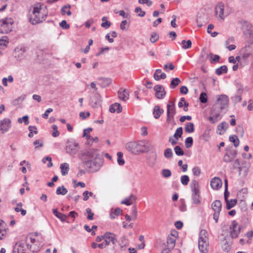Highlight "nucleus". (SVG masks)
Returning a JSON list of instances; mask_svg holds the SVG:
<instances>
[{
    "label": "nucleus",
    "instance_id": "nucleus-3",
    "mask_svg": "<svg viewBox=\"0 0 253 253\" xmlns=\"http://www.w3.org/2000/svg\"><path fill=\"white\" fill-rule=\"evenodd\" d=\"M35 241V238L33 235H29L16 243L13 249V253H25L29 249L31 242Z\"/></svg>",
    "mask_w": 253,
    "mask_h": 253
},
{
    "label": "nucleus",
    "instance_id": "nucleus-32",
    "mask_svg": "<svg viewBox=\"0 0 253 253\" xmlns=\"http://www.w3.org/2000/svg\"><path fill=\"white\" fill-rule=\"evenodd\" d=\"M53 213L57 218H59L61 221L64 222L66 220L67 216L63 213L58 212L57 209H54L53 210Z\"/></svg>",
    "mask_w": 253,
    "mask_h": 253
},
{
    "label": "nucleus",
    "instance_id": "nucleus-55",
    "mask_svg": "<svg viewBox=\"0 0 253 253\" xmlns=\"http://www.w3.org/2000/svg\"><path fill=\"white\" fill-rule=\"evenodd\" d=\"M199 99L201 103H206L208 101L207 94L205 92H202L200 95Z\"/></svg>",
    "mask_w": 253,
    "mask_h": 253
},
{
    "label": "nucleus",
    "instance_id": "nucleus-27",
    "mask_svg": "<svg viewBox=\"0 0 253 253\" xmlns=\"http://www.w3.org/2000/svg\"><path fill=\"white\" fill-rule=\"evenodd\" d=\"M228 127V124L225 122H223L221 124H219L217 127V130L219 131L218 133L220 135L223 134L226 130Z\"/></svg>",
    "mask_w": 253,
    "mask_h": 253
},
{
    "label": "nucleus",
    "instance_id": "nucleus-6",
    "mask_svg": "<svg viewBox=\"0 0 253 253\" xmlns=\"http://www.w3.org/2000/svg\"><path fill=\"white\" fill-rule=\"evenodd\" d=\"M241 30L244 35L250 38L248 42L250 44L253 43V29L252 25L247 21L241 20L240 21Z\"/></svg>",
    "mask_w": 253,
    "mask_h": 253
},
{
    "label": "nucleus",
    "instance_id": "nucleus-1",
    "mask_svg": "<svg viewBox=\"0 0 253 253\" xmlns=\"http://www.w3.org/2000/svg\"><path fill=\"white\" fill-rule=\"evenodd\" d=\"M79 158L92 171H97L103 165V159L99 150L90 148L82 151Z\"/></svg>",
    "mask_w": 253,
    "mask_h": 253
},
{
    "label": "nucleus",
    "instance_id": "nucleus-25",
    "mask_svg": "<svg viewBox=\"0 0 253 253\" xmlns=\"http://www.w3.org/2000/svg\"><path fill=\"white\" fill-rule=\"evenodd\" d=\"M109 111L111 113H115V112H117L118 113H120L122 111V107L120 104L118 103H115L110 106Z\"/></svg>",
    "mask_w": 253,
    "mask_h": 253
},
{
    "label": "nucleus",
    "instance_id": "nucleus-19",
    "mask_svg": "<svg viewBox=\"0 0 253 253\" xmlns=\"http://www.w3.org/2000/svg\"><path fill=\"white\" fill-rule=\"evenodd\" d=\"M104 242L107 246H108L110 243L115 244L117 242V239L115 238V234L111 232H106L104 234Z\"/></svg>",
    "mask_w": 253,
    "mask_h": 253
},
{
    "label": "nucleus",
    "instance_id": "nucleus-64",
    "mask_svg": "<svg viewBox=\"0 0 253 253\" xmlns=\"http://www.w3.org/2000/svg\"><path fill=\"white\" fill-rule=\"evenodd\" d=\"M192 172L195 176H199L201 174V169L198 167H195L192 169Z\"/></svg>",
    "mask_w": 253,
    "mask_h": 253
},
{
    "label": "nucleus",
    "instance_id": "nucleus-29",
    "mask_svg": "<svg viewBox=\"0 0 253 253\" xmlns=\"http://www.w3.org/2000/svg\"><path fill=\"white\" fill-rule=\"evenodd\" d=\"M162 72L161 69H157L154 74V78L156 81H159L161 79H165L167 77V75L165 73H162L160 75H158V73H161Z\"/></svg>",
    "mask_w": 253,
    "mask_h": 253
},
{
    "label": "nucleus",
    "instance_id": "nucleus-53",
    "mask_svg": "<svg viewBox=\"0 0 253 253\" xmlns=\"http://www.w3.org/2000/svg\"><path fill=\"white\" fill-rule=\"evenodd\" d=\"M24 123L25 125H27L29 123V117L27 115L23 116L22 118H19L18 119V122L20 124Z\"/></svg>",
    "mask_w": 253,
    "mask_h": 253
},
{
    "label": "nucleus",
    "instance_id": "nucleus-37",
    "mask_svg": "<svg viewBox=\"0 0 253 253\" xmlns=\"http://www.w3.org/2000/svg\"><path fill=\"white\" fill-rule=\"evenodd\" d=\"M157 153H155V154H154V156L152 158H149L147 159V164L149 167H154L157 162Z\"/></svg>",
    "mask_w": 253,
    "mask_h": 253
},
{
    "label": "nucleus",
    "instance_id": "nucleus-23",
    "mask_svg": "<svg viewBox=\"0 0 253 253\" xmlns=\"http://www.w3.org/2000/svg\"><path fill=\"white\" fill-rule=\"evenodd\" d=\"M6 234V224L3 220H0V240L4 238Z\"/></svg>",
    "mask_w": 253,
    "mask_h": 253
},
{
    "label": "nucleus",
    "instance_id": "nucleus-34",
    "mask_svg": "<svg viewBox=\"0 0 253 253\" xmlns=\"http://www.w3.org/2000/svg\"><path fill=\"white\" fill-rule=\"evenodd\" d=\"M227 71V67L226 65H222L216 69L215 73L217 75H221L223 73H226Z\"/></svg>",
    "mask_w": 253,
    "mask_h": 253
},
{
    "label": "nucleus",
    "instance_id": "nucleus-56",
    "mask_svg": "<svg viewBox=\"0 0 253 253\" xmlns=\"http://www.w3.org/2000/svg\"><path fill=\"white\" fill-rule=\"evenodd\" d=\"M204 18L201 15H198L197 18V23L199 27H201L206 22L203 20Z\"/></svg>",
    "mask_w": 253,
    "mask_h": 253
},
{
    "label": "nucleus",
    "instance_id": "nucleus-44",
    "mask_svg": "<svg viewBox=\"0 0 253 253\" xmlns=\"http://www.w3.org/2000/svg\"><path fill=\"white\" fill-rule=\"evenodd\" d=\"M181 82L180 79L178 78H175L173 79L170 82V87L171 88H175Z\"/></svg>",
    "mask_w": 253,
    "mask_h": 253
},
{
    "label": "nucleus",
    "instance_id": "nucleus-49",
    "mask_svg": "<svg viewBox=\"0 0 253 253\" xmlns=\"http://www.w3.org/2000/svg\"><path fill=\"white\" fill-rule=\"evenodd\" d=\"M164 156L167 159L171 158L173 156V153L171 148H167L164 151Z\"/></svg>",
    "mask_w": 253,
    "mask_h": 253
},
{
    "label": "nucleus",
    "instance_id": "nucleus-14",
    "mask_svg": "<svg viewBox=\"0 0 253 253\" xmlns=\"http://www.w3.org/2000/svg\"><path fill=\"white\" fill-rule=\"evenodd\" d=\"M211 207L214 213L213 215V217L215 222L217 223L218 220V218L220 212L221 210L222 204L220 201L215 200L211 204Z\"/></svg>",
    "mask_w": 253,
    "mask_h": 253
},
{
    "label": "nucleus",
    "instance_id": "nucleus-61",
    "mask_svg": "<svg viewBox=\"0 0 253 253\" xmlns=\"http://www.w3.org/2000/svg\"><path fill=\"white\" fill-rule=\"evenodd\" d=\"M233 168L234 169H239L240 171L242 170V168L240 167V164L239 159H236L233 163Z\"/></svg>",
    "mask_w": 253,
    "mask_h": 253
},
{
    "label": "nucleus",
    "instance_id": "nucleus-17",
    "mask_svg": "<svg viewBox=\"0 0 253 253\" xmlns=\"http://www.w3.org/2000/svg\"><path fill=\"white\" fill-rule=\"evenodd\" d=\"M11 121L8 118H5L0 121V131L3 133L9 129L11 125Z\"/></svg>",
    "mask_w": 253,
    "mask_h": 253
},
{
    "label": "nucleus",
    "instance_id": "nucleus-63",
    "mask_svg": "<svg viewBox=\"0 0 253 253\" xmlns=\"http://www.w3.org/2000/svg\"><path fill=\"white\" fill-rule=\"evenodd\" d=\"M159 39V35L156 33H153L151 35L150 41L154 43Z\"/></svg>",
    "mask_w": 253,
    "mask_h": 253
},
{
    "label": "nucleus",
    "instance_id": "nucleus-8",
    "mask_svg": "<svg viewBox=\"0 0 253 253\" xmlns=\"http://www.w3.org/2000/svg\"><path fill=\"white\" fill-rule=\"evenodd\" d=\"M176 114L174 102L169 101L167 106V122L170 123L174 121V117Z\"/></svg>",
    "mask_w": 253,
    "mask_h": 253
},
{
    "label": "nucleus",
    "instance_id": "nucleus-47",
    "mask_svg": "<svg viewBox=\"0 0 253 253\" xmlns=\"http://www.w3.org/2000/svg\"><path fill=\"white\" fill-rule=\"evenodd\" d=\"M183 133V129L182 127H179L177 128L173 135V137L175 138L177 140L180 138Z\"/></svg>",
    "mask_w": 253,
    "mask_h": 253
},
{
    "label": "nucleus",
    "instance_id": "nucleus-22",
    "mask_svg": "<svg viewBox=\"0 0 253 253\" xmlns=\"http://www.w3.org/2000/svg\"><path fill=\"white\" fill-rule=\"evenodd\" d=\"M144 141V153L151 151L152 153H156L155 148L154 145L149 141Z\"/></svg>",
    "mask_w": 253,
    "mask_h": 253
},
{
    "label": "nucleus",
    "instance_id": "nucleus-10",
    "mask_svg": "<svg viewBox=\"0 0 253 253\" xmlns=\"http://www.w3.org/2000/svg\"><path fill=\"white\" fill-rule=\"evenodd\" d=\"M216 16L219 19H224L229 15V12L225 9L224 4L222 2L218 3L215 7Z\"/></svg>",
    "mask_w": 253,
    "mask_h": 253
},
{
    "label": "nucleus",
    "instance_id": "nucleus-57",
    "mask_svg": "<svg viewBox=\"0 0 253 253\" xmlns=\"http://www.w3.org/2000/svg\"><path fill=\"white\" fill-rule=\"evenodd\" d=\"M162 175L164 177L168 178L171 176V172L169 169H163L162 170Z\"/></svg>",
    "mask_w": 253,
    "mask_h": 253
},
{
    "label": "nucleus",
    "instance_id": "nucleus-21",
    "mask_svg": "<svg viewBox=\"0 0 253 253\" xmlns=\"http://www.w3.org/2000/svg\"><path fill=\"white\" fill-rule=\"evenodd\" d=\"M118 94L119 98L124 101H126L129 98V92L126 89L121 88L119 90Z\"/></svg>",
    "mask_w": 253,
    "mask_h": 253
},
{
    "label": "nucleus",
    "instance_id": "nucleus-45",
    "mask_svg": "<svg viewBox=\"0 0 253 253\" xmlns=\"http://www.w3.org/2000/svg\"><path fill=\"white\" fill-rule=\"evenodd\" d=\"M181 44L182 45V48L183 49H188L191 47L192 42L190 40H182L181 42Z\"/></svg>",
    "mask_w": 253,
    "mask_h": 253
},
{
    "label": "nucleus",
    "instance_id": "nucleus-26",
    "mask_svg": "<svg viewBox=\"0 0 253 253\" xmlns=\"http://www.w3.org/2000/svg\"><path fill=\"white\" fill-rule=\"evenodd\" d=\"M164 110L160 108L159 106L156 105L153 108V112L154 118L156 119H159L161 115L164 113Z\"/></svg>",
    "mask_w": 253,
    "mask_h": 253
},
{
    "label": "nucleus",
    "instance_id": "nucleus-52",
    "mask_svg": "<svg viewBox=\"0 0 253 253\" xmlns=\"http://www.w3.org/2000/svg\"><path fill=\"white\" fill-rule=\"evenodd\" d=\"M70 6H63L61 9V12L62 14L64 15L66 13L67 14V15L70 16L71 15V12L70 10Z\"/></svg>",
    "mask_w": 253,
    "mask_h": 253
},
{
    "label": "nucleus",
    "instance_id": "nucleus-40",
    "mask_svg": "<svg viewBox=\"0 0 253 253\" xmlns=\"http://www.w3.org/2000/svg\"><path fill=\"white\" fill-rule=\"evenodd\" d=\"M185 130L187 133H192L194 131V125L193 123H187L185 127Z\"/></svg>",
    "mask_w": 253,
    "mask_h": 253
},
{
    "label": "nucleus",
    "instance_id": "nucleus-39",
    "mask_svg": "<svg viewBox=\"0 0 253 253\" xmlns=\"http://www.w3.org/2000/svg\"><path fill=\"white\" fill-rule=\"evenodd\" d=\"M68 193L67 189L64 186H59L57 188L56 193L57 195H65Z\"/></svg>",
    "mask_w": 253,
    "mask_h": 253
},
{
    "label": "nucleus",
    "instance_id": "nucleus-59",
    "mask_svg": "<svg viewBox=\"0 0 253 253\" xmlns=\"http://www.w3.org/2000/svg\"><path fill=\"white\" fill-rule=\"evenodd\" d=\"M233 160L228 153H226L223 157V161L225 163H230Z\"/></svg>",
    "mask_w": 253,
    "mask_h": 253
},
{
    "label": "nucleus",
    "instance_id": "nucleus-46",
    "mask_svg": "<svg viewBox=\"0 0 253 253\" xmlns=\"http://www.w3.org/2000/svg\"><path fill=\"white\" fill-rule=\"evenodd\" d=\"M229 140L234 143V146L237 147L239 145V140L236 135H232L229 137Z\"/></svg>",
    "mask_w": 253,
    "mask_h": 253
},
{
    "label": "nucleus",
    "instance_id": "nucleus-58",
    "mask_svg": "<svg viewBox=\"0 0 253 253\" xmlns=\"http://www.w3.org/2000/svg\"><path fill=\"white\" fill-rule=\"evenodd\" d=\"M174 152L177 156H182L184 155V152L179 146H176L174 148Z\"/></svg>",
    "mask_w": 253,
    "mask_h": 253
},
{
    "label": "nucleus",
    "instance_id": "nucleus-43",
    "mask_svg": "<svg viewBox=\"0 0 253 253\" xmlns=\"http://www.w3.org/2000/svg\"><path fill=\"white\" fill-rule=\"evenodd\" d=\"M28 129L30 131V133L28 134V136L30 138L33 137V133H38L37 127L36 126H30L28 127Z\"/></svg>",
    "mask_w": 253,
    "mask_h": 253
},
{
    "label": "nucleus",
    "instance_id": "nucleus-62",
    "mask_svg": "<svg viewBox=\"0 0 253 253\" xmlns=\"http://www.w3.org/2000/svg\"><path fill=\"white\" fill-rule=\"evenodd\" d=\"M52 129L53 130V132H52V135L54 137H57L59 135V132L58 131V127L56 125H53L52 126Z\"/></svg>",
    "mask_w": 253,
    "mask_h": 253
},
{
    "label": "nucleus",
    "instance_id": "nucleus-51",
    "mask_svg": "<svg viewBox=\"0 0 253 253\" xmlns=\"http://www.w3.org/2000/svg\"><path fill=\"white\" fill-rule=\"evenodd\" d=\"M189 180V178L187 175H182L180 177V181L183 185H187L188 184Z\"/></svg>",
    "mask_w": 253,
    "mask_h": 253
},
{
    "label": "nucleus",
    "instance_id": "nucleus-4",
    "mask_svg": "<svg viewBox=\"0 0 253 253\" xmlns=\"http://www.w3.org/2000/svg\"><path fill=\"white\" fill-rule=\"evenodd\" d=\"M191 189V200L192 204L200 206L202 203V197L200 195L199 183L196 180H193L190 184Z\"/></svg>",
    "mask_w": 253,
    "mask_h": 253
},
{
    "label": "nucleus",
    "instance_id": "nucleus-11",
    "mask_svg": "<svg viewBox=\"0 0 253 253\" xmlns=\"http://www.w3.org/2000/svg\"><path fill=\"white\" fill-rule=\"evenodd\" d=\"M13 20L11 18H5L0 21V29L2 33H8L12 30Z\"/></svg>",
    "mask_w": 253,
    "mask_h": 253
},
{
    "label": "nucleus",
    "instance_id": "nucleus-50",
    "mask_svg": "<svg viewBox=\"0 0 253 253\" xmlns=\"http://www.w3.org/2000/svg\"><path fill=\"white\" fill-rule=\"evenodd\" d=\"M122 210L120 208H116L114 212L110 213V217L111 218H115V215L118 216L119 215L122 214Z\"/></svg>",
    "mask_w": 253,
    "mask_h": 253
},
{
    "label": "nucleus",
    "instance_id": "nucleus-35",
    "mask_svg": "<svg viewBox=\"0 0 253 253\" xmlns=\"http://www.w3.org/2000/svg\"><path fill=\"white\" fill-rule=\"evenodd\" d=\"M208 57L209 58L211 63H214L219 61L220 56L218 55H213L212 53H210Z\"/></svg>",
    "mask_w": 253,
    "mask_h": 253
},
{
    "label": "nucleus",
    "instance_id": "nucleus-30",
    "mask_svg": "<svg viewBox=\"0 0 253 253\" xmlns=\"http://www.w3.org/2000/svg\"><path fill=\"white\" fill-rule=\"evenodd\" d=\"M98 80L101 81L99 84L102 87H105L111 83V79L109 78H99Z\"/></svg>",
    "mask_w": 253,
    "mask_h": 253
},
{
    "label": "nucleus",
    "instance_id": "nucleus-5",
    "mask_svg": "<svg viewBox=\"0 0 253 253\" xmlns=\"http://www.w3.org/2000/svg\"><path fill=\"white\" fill-rule=\"evenodd\" d=\"M208 234L206 230H201L199 233L198 247L201 253H208L209 246Z\"/></svg>",
    "mask_w": 253,
    "mask_h": 253
},
{
    "label": "nucleus",
    "instance_id": "nucleus-31",
    "mask_svg": "<svg viewBox=\"0 0 253 253\" xmlns=\"http://www.w3.org/2000/svg\"><path fill=\"white\" fill-rule=\"evenodd\" d=\"M61 172L62 175L65 176L67 175L69 170V165L68 163H64L60 165Z\"/></svg>",
    "mask_w": 253,
    "mask_h": 253
},
{
    "label": "nucleus",
    "instance_id": "nucleus-33",
    "mask_svg": "<svg viewBox=\"0 0 253 253\" xmlns=\"http://www.w3.org/2000/svg\"><path fill=\"white\" fill-rule=\"evenodd\" d=\"M249 48H250L249 46H248V47L246 46L245 47L243 48L241 50L240 54L242 55V57L244 59H246L250 56V55L251 54V52L248 51V49Z\"/></svg>",
    "mask_w": 253,
    "mask_h": 253
},
{
    "label": "nucleus",
    "instance_id": "nucleus-18",
    "mask_svg": "<svg viewBox=\"0 0 253 253\" xmlns=\"http://www.w3.org/2000/svg\"><path fill=\"white\" fill-rule=\"evenodd\" d=\"M101 102V96L98 93H95L90 98V104L92 107L97 108L100 105Z\"/></svg>",
    "mask_w": 253,
    "mask_h": 253
},
{
    "label": "nucleus",
    "instance_id": "nucleus-48",
    "mask_svg": "<svg viewBox=\"0 0 253 253\" xmlns=\"http://www.w3.org/2000/svg\"><path fill=\"white\" fill-rule=\"evenodd\" d=\"M193 140L192 137H188L185 139V147L187 148H189L191 147V146L193 145Z\"/></svg>",
    "mask_w": 253,
    "mask_h": 253
},
{
    "label": "nucleus",
    "instance_id": "nucleus-36",
    "mask_svg": "<svg viewBox=\"0 0 253 253\" xmlns=\"http://www.w3.org/2000/svg\"><path fill=\"white\" fill-rule=\"evenodd\" d=\"M167 244L168 246L167 249H169L170 251V249H172L175 246V240L172 237H169L167 239Z\"/></svg>",
    "mask_w": 253,
    "mask_h": 253
},
{
    "label": "nucleus",
    "instance_id": "nucleus-13",
    "mask_svg": "<svg viewBox=\"0 0 253 253\" xmlns=\"http://www.w3.org/2000/svg\"><path fill=\"white\" fill-rule=\"evenodd\" d=\"M221 110L216 108V106H213L211 110V115L208 120L212 124H214L218 122L222 117L220 114Z\"/></svg>",
    "mask_w": 253,
    "mask_h": 253
},
{
    "label": "nucleus",
    "instance_id": "nucleus-38",
    "mask_svg": "<svg viewBox=\"0 0 253 253\" xmlns=\"http://www.w3.org/2000/svg\"><path fill=\"white\" fill-rule=\"evenodd\" d=\"M226 203L227 209L230 210L236 205L237 200L236 199L228 200L227 201H226Z\"/></svg>",
    "mask_w": 253,
    "mask_h": 253
},
{
    "label": "nucleus",
    "instance_id": "nucleus-28",
    "mask_svg": "<svg viewBox=\"0 0 253 253\" xmlns=\"http://www.w3.org/2000/svg\"><path fill=\"white\" fill-rule=\"evenodd\" d=\"M136 199L135 196L133 194L130 195L128 198H126L125 200L121 202V204H125L127 206L131 205L133 202Z\"/></svg>",
    "mask_w": 253,
    "mask_h": 253
},
{
    "label": "nucleus",
    "instance_id": "nucleus-9",
    "mask_svg": "<svg viewBox=\"0 0 253 253\" xmlns=\"http://www.w3.org/2000/svg\"><path fill=\"white\" fill-rule=\"evenodd\" d=\"M228 102L229 98L226 95H220L217 96L215 104L213 106H216L217 109L222 110L227 107Z\"/></svg>",
    "mask_w": 253,
    "mask_h": 253
},
{
    "label": "nucleus",
    "instance_id": "nucleus-24",
    "mask_svg": "<svg viewBox=\"0 0 253 253\" xmlns=\"http://www.w3.org/2000/svg\"><path fill=\"white\" fill-rule=\"evenodd\" d=\"M41 246V243L35 239L34 242H32L30 243L29 250L32 252H37L39 251Z\"/></svg>",
    "mask_w": 253,
    "mask_h": 253
},
{
    "label": "nucleus",
    "instance_id": "nucleus-15",
    "mask_svg": "<svg viewBox=\"0 0 253 253\" xmlns=\"http://www.w3.org/2000/svg\"><path fill=\"white\" fill-rule=\"evenodd\" d=\"M230 230L231 237L232 238H236L240 232L241 227L238 226V222L234 220L230 226Z\"/></svg>",
    "mask_w": 253,
    "mask_h": 253
},
{
    "label": "nucleus",
    "instance_id": "nucleus-16",
    "mask_svg": "<svg viewBox=\"0 0 253 253\" xmlns=\"http://www.w3.org/2000/svg\"><path fill=\"white\" fill-rule=\"evenodd\" d=\"M156 97L159 99H163L166 95V92L163 85L158 84L154 86Z\"/></svg>",
    "mask_w": 253,
    "mask_h": 253
},
{
    "label": "nucleus",
    "instance_id": "nucleus-7",
    "mask_svg": "<svg viewBox=\"0 0 253 253\" xmlns=\"http://www.w3.org/2000/svg\"><path fill=\"white\" fill-rule=\"evenodd\" d=\"M126 149L131 153H144V141L129 142L126 144Z\"/></svg>",
    "mask_w": 253,
    "mask_h": 253
},
{
    "label": "nucleus",
    "instance_id": "nucleus-2",
    "mask_svg": "<svg viewBox=\"0 0 253 253\" xmlns=\"http://www.w3.org/2000/svg\"><path fill=\"white\" fill-rule=\"evenodd\" d=\"M46 7L40 3L36 4L33 9L32 14L30 18V22L33 25L42 22L45 20L47 14H44L43 11Z\"/></svg>",
    "mask_w": 253,
    "mask_h": 253
},
{
    "label": "nucleus",
    "instance_id": "nucleus-60",
    "mask_svg": "<svg viewBox=\"0 0 253 253\" xmlns=\"http://www.w3.org/2000/svg\"><path fill=\"white\" fill-rule=\"evenodd\" d=\"M86 212L88 214L87 216V219L88 220H93L94 213L91 212V209H90L89 208H87L86 209Z\"/></svg>",
    "mask_w": 253,
    "mask_h": 253
},
{
    "label": "nucleus",
    "instance_id": "nucleus-54",
    "mask_svg": "<svg viewBox=\"0 0 253 253\" xmlns=\"http://www.w3.org/2000/svg\"><path fill=\"white\" fill-rule=\"evenodd\" d=\"M134 12L136 13H138L137 14L138 16L139 17H144L145 15V12L144 11H143L141 7H135L134 9Z\"/></svg>",
    "mask_w": 253,
    "mask_h": 253
},
{
    "label": "nucleus",
    "instance_id": "nucleus-42",
    "mask_svg": "<svg viewBox=\"0 0 253 253\" xmlns=\"http://www.w3.org/2000/svg\"><path fill=\"white\" fill-rule=\"evenodd\" d=\"M223 245H222V248L223 250L226 252H228L230 249L231 243L226 241L225 239L223 241Z\"/></svg>",
    "mask_w": 253,
    "mask_h": 253
},
{
    "label": "nucleus",
    "instance_id": "nucleus-12",
    "mask_svg": "<svg viewBox=\"0 0 253 253\" xmlns=\"http://www.w3.org/2000/svg\"><path fill=\"white\" fill-rule=\"evenodd\" d=\"M80 146L78 143L75 141H69L66 146V152L70 155H75L79 150Z\"/></svg>",
    "mask_w": 253,
    "mask_h": 253
},
{
    "label": "nucleus",
    "instance_id": "nucleus-41",
    "mask_svg": "<svg viewBox=\"0 0 253 253\" xmlns=\"http://www.w3.org/2000/svg\"><path fill=\"white\" fill-rule=\"evenodd\" d=\"M117 155V162L120 166H123L125 164V160L123 159V153L121 152H118Z\"/></svg>",
    "mask_w": 253,
    "mask_h": 253
},
{
    "label": "nucleus",
    "instance_id": "nucleus-20",
    "mask_svg": "<svg viewBox=\"0 0 253 253\" xmlns=\"http://www.w3.org/2000/svg\"><path fill=\"white\" fill-rule=\"evenodd\" d=\"M222 182L221 180L217 177L211 179V186L213 189H218L222 186Z\"/></svg>",
    "mask_w": 253,
    "mask_h": 253
}]
</instances>
